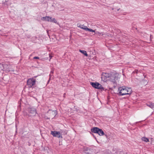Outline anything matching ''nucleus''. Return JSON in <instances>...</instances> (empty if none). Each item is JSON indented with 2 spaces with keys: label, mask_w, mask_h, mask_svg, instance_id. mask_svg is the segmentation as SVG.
Here are the masks:
<instances>
[{
  "label": "nucleus",
  "mask_w": 154,
  "mask_h": 154,
  "mask_svg": "<svg viewBox=\"0 0 154 154\" xmlns=\"http://www.w3.org/2000/svg\"><path fill=\"white\" fill-rule=\"evenodd\" d=\"M91 85L94 88L101 90V91L104 90V88L99 83L97 82L90 83Z\"/></svg>",
  "instance_id": "obj_1"
},
{
  "label": "nucleus",
  "mask_w": 154,
  "mask_h": 154,
  "mask_svg": "<svg viewBox=\"0 0 154 154\" xmlns=\"http://www.w3.org/2000/svg\"><path fill=\"white\" fill-rule=\"evenodd\" d=\"M128 87H120L118 89L119 92L118 94L119 95L122 96L126 95L127 88Z\"/></svg>",
  "instance_id": "obj_2"
},
{
  "label": "nucleus",
  "mask_w": 154,
  "mask_h": 154,
  "mask_svg": "<svg viewBox=\"0 0 154 154\" xmlns=\"http://www.w3.org/2000/svg\"><path fill=\"white\" fill-rule=\"evenodd\" d=\"M36 82V80L34 79L33 78H30L27 81V84L29 87H31L34 85Z\"/></svg>",
  "instance_id": "obj_3"
},
{
  "label": "nucleus",
  "mask_w": 154,
  "mask_h": 154,
  "mask_svg": "<svg viewBox=\"0 0 154 154\" xmlns=\"http://www.w3.org/2000/svg\"><path fill=\"white\" fill-rule=\"evenodd\" d=\"M51 134L54 137H56L58 138H63L61 135L60 134V131H51Z\"/></svg>",
  "instance_id": "obj_4"
},
{
  "label": "nucleus",
  "mask_w": 154,
  "mask_h": 154,
  "mask_svg": "<svg viewBox=\"0 0 154 154\" xmlns=\"http://www.w3.org/2000/svg\"><path fill=\"white\" fill-rule=\"evenodd\" d=\"M28 112L30 114V116H35L37 114L36 109L33 108H29Z\"/></svg>",
  "instance_id": "obj_5"
},
{
  "label": "nucleus",
  "mask_w": 154,
  "mask_h": 154,
  "mask_svg": "<svg viewBox=\"0 0 154 154\" xmlns=\"http://www.w3.org/2000/svg\"><path fill=\"white\" fill-rule=\"evenodd\" d=\"M111 75L107 73L103 72L102 73L101 77L102 80H103V81H105L106 79L107 78L110 77Z\"/></svg>",
  "instance_id": "obj_6"
},
{
  "label": "nucleus",
  "mask_w": 154,
  "mask_h": 154,
  "mask_svg": "<svg viewBox=\"0 0 154 154\" xmlns=\"http://www.w3.org/2000/svg\"><path fill=\"white\" fill-rule=\"evenodd\" d=\"M85 152L87 154H94V150L90 148L86 147L84 148Z\"/></svg>",
  "instance_id": "obj_7"
},
{
  "label": "nucleus",
  "mask_w": 154,
  "mask_h": 154,
  "mask_svg": "<svg viewBox=\"0 0 154 154\" xmlns=\"http://www.w3.org/2000/svg\"><path fill=\"white\" fill-rule=\"evenodd\" d=\"M56 111H51L48 112L49 116V119L50 118L53 119L55 116L57 114Z\"/></svg>",
  "instance_id": "obj_8"
},
{
  "label": "nucleus",
  "mask_w": 154,
  "mask_h": 154,
  "mask_svg": "<svg viewBox=\"0 0 154 154\" xmlns=\"http://www.w3.org/2000/svg\"><path fill=\"white\" fill-rule=\"evenodd\" d=\"M110 77V81L113 83H115L116 82V80L118 79V77H116L115 75H111Z\"/></svg>",
  "instance_id": "obj_9"
},
{
  "label": "nucleus",
  "mask_w": 154,
  "mask_h": 154,
  "mask_svg": "<svg viewBox=\"0 0 154 154\" xmlns=\"http://www.w3.org/2000/svg\"><path fill=\"white\" fill-rule=\"evenodd\" d=\"M99 129L97 127H94L91 129V131L92 133L97 134Z\"/></svg>",
  "instance_id": "obj_10"
},
{
  "label": "nucleus",
  "mask_w": 154,
  "mask_h": 154,
  "mask_svg": "<svg viewBox=\"0 0 154 154\" xmlns=\"http://www.w3.org/2000/svg\"><path fill=\"white\" fill-rule=\"evenodd\" d=\"M97 134L100 136H103L104 135V133L103 131L101 129L99 128L98 129V131Z\"/></svg>",
  "instance_id": "obj_11"
},
{
  "label": "nucleus",
  "mask_w": 154,
  "mask_h": 154,
  "mask_svg": "<svg viewBox=\"0 0 154 154\" xmlns=\"http://www.w3.org/2000/svg\"><path fill=\"white\" fill-rule=\"evenodd\" d=\"M132 90L131 88H127L126 95H130L131 94Z\"/></svg>",
  "instance_id": "obj_12"
},
{
  "label": "nucleus",
  "mask_w": 154,
  "mask_h": 154,
  "mask_svg": "<svg viewBox=\"0 0 154 154\" xmlns=\"http://www.w3.org/2000/svg\"><path fill=\"white\" fill-rule=\"evenodd\" d=\"M60 134L61 135V136H62V135H65L67 134V131L65 130H61L60 131Z\"/></svg>",
  "instance_id": "obj_13"
},
{
  "label": "nucleus",
  "mask_w": 154,
  "mask_h": 154,
  "mask_svg": "<svg viewBox=\"0 0 154 154\" xmlns=\"http://www.w3.org/2000/svg\"><path fill=\"white\" fill-rule=\"evenodd\" d=\"M147 106L151 108H153L154 107V103H150L146 104Z\"/></svg>",
  "instance_id": "obj_14"
},
{
  "label": "nucleus",
  "mask_w": 154,
  "mask_h": 154,
  "mask_svg": "<svg viewBox=\"0 0 154 154\" xmlns=\"http://www.w3.org/2000/svg\"><path fill=\"white\" fill-rule=\"evenodd\" d=\"M85 30L86 31L88 30L90 32H95V30H94L92 29L88 28L87 26H85Z\"/></svg>",
  "instance_id": "obj_15"
},
{
  "label": "nucleus",
  "mask_w": 154,
  "mask_h": 154,
  "mask_svg": "<svg viewBox=\"0 0 154 154\" xmlns=\"http://www.w3.org/2000/svg\"><path fill=\"white\" fill-rule=\"evenodd\" d=\"M79 51L82 54H83L85 56L87 57L88 56V55L87 54L86 51L80 50Z\"/></svg>",
  "instance_id": "obj_16"
},
{
  "label": "nucleus",
  "mask_w": 154,
  "mask_h": 154,
  "mask_svg": "<svg viewBox=\"0 0 154 154\" xmlns=\"http://www.w3.org/2000/svg\"><path fill=\"white\" fill-rule=\"evenodd\" d=\"M77 26L80 28L82 29L85 30V28H83V26L85 27V26H84V25H81L80 23H78Z\"/></svg>",
  "instance_id": "obj_17"
},
{
  "label": "nucleus",
  "mask_w": 154,
  "mask_h": 154,
  "mask_svg": "<svg viewBox=\"0 0 154 154\" xmlns=\"http://www.w3.org/2000/svg\"><path fill=\"white\" fill-rule=\"evenodd\" d=\"M141 139L143 141L146 142L149 141V139L147 138L146 137H142V138Z\"/></svg>",
  "instance_id": "obj_18"
},
{
  "label": "nucleus",
  "mask_w": 154,
  "mask_h": 154,
  "mask_svg": "<svg viewBox=\"0 0 154 154\" xmlns=\"http://www.w3.org/2000/svg\"><path fill=\"white\" fill-rule=\"evenodd\" d=\"M4 69V66L3 64L0 63V71L3 70Z\"/></svg>",
  "instance_id": "obj_19"
},
{
  "label": "nucleus",
  "mask_w": 154,
  "mask_h": 154,
  "mask_svg": "<svg viewBox=\"0 0 154 154\" xmlns=\"http://www.w3.org/2000/svg\"><path fill=\"white\" fill-rule=\"evenodd\" d=\"M48 16H46L45 17H43L42 18V20H46L48 21Z\"/></svg>",
  "instance_id": "obj_20"
},
{
  "label": "nucleus",
  "mask_w": 154,
  "mask_h": 154,
  "mask_svg": "<svg viewBox=\"0 0 154 154\" xmlns=\"http://www.w3.org/2000/svg\"><path fill=\"white\" fill-rule=\"evenodd\" d=\"M52 18L50 17H48V21L51 22L52 21Z\"/></svg>",
  "instance_id": "obj_21"
},
{
  "label": "nucleus",
  "mask_w": 154,
  "mask_h": 154,
  "mask_svg": "<svg viewBox=\"0 0 154 154\" xmlns=\"http://www.w3.org/2000/svg\"><path fill=\"white\" fill-rule=\"evenodd\" d=\"M51 22H54L56 23H58L57 20L55 18H52Z\"/></svg>",
  "instance_id": "obj_22"
},
{
  "label": "nucleus",
  "mask_w": 154,
  "mask_h": 154,
  "mask_svg": "<svg viewBox=\"0 0 154 154\" xmlns=\"http://www.w3.org/2000/svg\"><path fill=\"white\" fill-rule=\"evenodd\" d=\"M53 73H54V71H53V70L51 71V72H50V74L49 75V76H50V77H51V76L52 75Z\"/></svg>",
  "instance_id": "obj_23"
},
{
  "label": "nucleus",
  "mask_w": 154,
  "mask_h": 154,
  "mask_svg": "<svg viewBox=\"0 0 154 154\" xmlns=\"http://www.w3.org/2000/svg\"><path fill=\"white\" fill-rule=\"evenodd\" d=\"M39 58L38 57H35L33 58L34 59H39Z\"/></svg>",
  "instance_id": "obj_24"
},
{
  "label": "nucleus",
  "mask_w": 154,
  "mask_h": 154,
  "mask_svg": "<svg viewBox=\"0 0 154 154\" xmlns=\"http://www.w3.org/2000/svg\"><path fill=\"white\" fill-rule=\"evenodd\" d=\"M152 38V36L151 35H150V40H151Z\"/></svg>",
  "instance_id": "obj_25"
},
{
  "label": "nucleus",
  "mask_w": 154,
  "mask_h": 154,
  "mask_svg": "<svg viewBox=\"0 0 154 154\" xmlns=\"http://www.w3.org/2000/svg\"><path fill=\"white\" fill-rule=\"evenodd\" d=\"M52 57V56H51V55H49V57L50 58V59H51Z\"/></svg>",
  "instance_id": "obj_26"
},
{
  "label": "nucleus",
  "mask_w": 154,
  "mask_h": 154,
  "mask_svg": "<svg viewBox=\"0 0 154 154\" xmlns=\"http://www.w3.org/2000/svg\"><path fill=\"white\" fill-rule=\"evenodd\" d=\"M96 33H98V34L101 35V33H100L99 32H97Z\"/></svg>",
  "instance_id": "obj_27"
},
{
  "label": "nucleus",
  "mask_w": 154,
  "mask_h": 154,
  "mask_svg": "<svg viewBox=\"0 0 154 154\" xmlns=\"http://www.w3.org/2000/svg\"><path fill=\"white\" fill-rule=\"evenodd\" d=\"M65 94H65V93H64V94H63V97H65Z\"/></svg>",
  "instance_id": "obj_28"
},
{
  "label": "nucleus",
  "mask_w": 154,
  "mask_h": 154,
  "mask_svg": "<svg viewBox=\"0 0 154 154\" xmlns=\"http://www.w3.org/2000/svg\"><path fill=\"white\" fill-rule=\"evenodd\" d=\"M107 35L110 37H111L112 36V35H110V36L109 35Z\"/></svg>",
  "instance_id": "obj_29"
},
{
  "label": "nucleus",
  "mask_w": 154,
  "mask_h": 154,
  "mask_svg": "<svg viewBox=\"0 0 154 154\" xmlns=\"http://www.w3.org/2000/svg\"><path fill=\"white\" fill-rule=\"evenodd\" d=\"M105 136L106 138H107V136L106 134H105Z\"/></svg>",
  "instance_id": "obj_30"
},
{
  "label": "nucleus",
  "mask_w": 154,
  "mask_h": 154,
  "mask_svg": "<svg viewBox=\"0 0 154 154\" xmlns=\"http://www.w3.org/2000/svg\"><path fill=\"white\" fill-rule=\"evenodd\" d=\"M120 9V8H119V9H118V10H118V11L119 10V9Z\"/></svg>",
  "instance_id": "obj_31"
},
{
  "label": "nucleus",
  "mask_w": 154,
  "mask_h": 154,
  "mask_svg": "<svg viewBox=\"0 0 154 154\" xmlns=\"http://www.w3.org/2000/svg\"><path fill=\"white\" fill-rule=\"evenodd\" d=\"M114 10V8H112V10Z\"/></svg>",
  "instance_id": "obj_32"
}]
</instances>
